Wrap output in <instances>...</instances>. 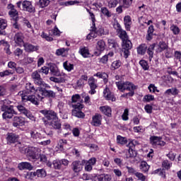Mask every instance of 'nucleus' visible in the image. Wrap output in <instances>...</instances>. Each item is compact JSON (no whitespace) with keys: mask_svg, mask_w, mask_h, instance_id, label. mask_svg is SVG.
<instances>
[{"mask_svg":"<svg viewBox=\"0 0 181 181\" xmlns=\"http://www.w3.org/2000/svg\"><path fill=\"white\" fill-rule=\"evenodd\" d=\"M8 104H11V101L4 100L3 101V105L1 107V111L4 112L2 116L4 119H10L13 117V115H16V114H18L13 109V105Z\"/></svg>","mask_w":181,"mask_h":181,"instance_id":"f257e3e1","label":"nucleus"},{"mask_svg":"<svg viewBox=\"0 0 181 181\" xmlns=\"http://www.w3.org/2000/svg\"><path fill=\"white\" fill-rule=\"evenodd\" d=\"M74 110H72L71 114L74 117H76V118H84L86 115L84 112H81V110L84 108V105L77 103L76 105H72Z\"/></svg>","mask_w":181,"mask_h":181,"instance_id":"f03ea898","label":"nucleus"},{"mask_svg":"<svg viewBox=\"0 0 181 181\" xmlns=\"http://www.w3.org/2000/svg\"><path fill=\"white\" fill-rule=\"evenodd\" d=\"M116 86L118 90H120V91H125V90H131L136 89V86H135L132 83L129 81H118L116 82Z\"/></svg>","mask_w":181,"mask_h":181,"instance_id":"7ed1b4c3","label":"nucleus"},{"mask_svg":"<svg viewBox=\"0 0 181 181\" xmlns=\"http://www.w3.org/2000/svg\"><path fill=\"white\" fill-rule=\"evenodd\" d=\"M42 121L45 127H50L53 129H60V128H62V122H60V119H59V117H57L50 122L46 120L45 118H42Z\"/></svg>","mask_w":181,"mask_h":181,"instance_id":"20e7f679","label":"nucleus"},{"mask_svg":"<svg viewBox=\"0 0 181 181\" xmlns=\"http://www.w3.org/2000/svg\"><path fill=\"white\" fill-rule=\"evenodd\" d=\"M30 134L31 135V138H33V139L35 141V142H38V144H40V145H43L44 146H46V145H50V139L40 141V139H42V134H40V133L35 131H31Z\"/></svg>","mask_w":181,"mask_h":181,"instance_id":"39448f33","label":"nucleus"},{"mask_svg":"<svg viewBox=\"0 0 181 181\" xmlns=\"http://www.w3.org/2000/svg\"><path fill=\"white\" fill-rule=\"evenodd\" d=\"M122 47L124 53V58L128 59V56H129V50L132 49V42L129 39L125 40L124 41H122Z\"/></svg>","mask_w":181,"mask_h":181,"instance_id":"423d86ee","label":"nucleus"},{"mask_svg":"<svg viewBox=\"0 0 181 181\" xmlns=\"http://www.w3.org/2000/svg\"><path fill=\"white\" fill-rule=\"evenodd\" d=\"M40 114L44 115L45 118L47 119V121H53L56 118H58L57 113L52 110H42L40 111Z\"/></svg>","mask_w":181,"mask_h":181,"instance_id":"0eeeda50","label":"nucleus"},{"mask_svg":"<svg viewBox=\"0 0 181 181\" xmlns=\"http://www.w3.org/2000/svg\"><path fill=\"white\" fill-rule=\"evenodd\" d=\"M40 73H42V70H37L31 74V78L36 86H42L43 84V79Z\"/></svg>","mask_w":181,"mask_h":181,"instance_id":"6e6552de","label":"nucleus"},{"mask_svg":"<svg viewBox=\"0 0 181 181\" xmlns=\"http://www.w3.org/2000/svg\"><path fill=\"white\" fill-rule=\"evenodd\" d=\"M27 156L33 160H37L40 158V153L37 148L30 147L27 151Z\"/></svg>","mask_w":181,"mask_h":181,"instance_id":"1a4fd4ad","label":"nucleus"},{"mask_svg":"<svg viewBox=\"0 0 181 181\" xmlns=\"http://www.w3.org/2000/svg\"><path fill=\"white\" fill-rule=\"evenodd\" d=\"M22 92H19V94L21 95L22 100L26 103V101H30L32 104L35 105H39V101L37 98L33 95H28L26 93H21Z\"/></svg>","mask_w":181,"mask_h":181,"instance_id":"9d476101","label":"nucleus"},{"mask_svg":"<svg viewBox=\"0 0 181 181\" xmlns=\"http://www.w3.org/2000/svg\"><path fill=\"white\" fill-rule=\"evenodd\" d=\"M22 10L29 12V13H35V12H36V9L35 6L32 5V2L26 0L23 1Z\"/></svg>","mask_w":181,"mask_h":181,"instance_id":"9b49d317","label":"nucleus"},{"mask_svg":"<svg viewBox=\"0 0 181 181\" xmlns=\"http://www.w3.org/2000/svg\"><path fill=\"white\" fill-rule=\"evenodd\" d=\"M25 90L22 92V94H35L37 92V88L35 87L33 83L28 82L25 86Z\"/></svg>","mask_w":181,"mask_h":181,"instance_id":"f8f14e48","label":"nucleus"},{"mask_svg":"<svg viewBox=\"0 0 181 181\" xmlns=\"http://www.w3.org/2000/svg\"><path fill=\"white\" fill-rule=\"evenodd\" d=\"M17 110L21 112V114H23L27 117V118H29V119H31L33 121L35 119V117L32 115V113H30V111L28 110L25 106L22 105H17Z\"/></svg>","mask_w":181,"mask_h":181,"instance_id":"ddd939ff","label":"nucleus"},{"mask_svg":"<svg viewBox=\"0 0 181 181\" xmlns=\"http://www.w3.org/2000/svg\"><path fill=\"white\" fill-rule=\"evenodd\" d=\"M8 8L10 9L8 11V15L13 19V21H19V13L16 9H15V6L8 4Z\"/></svg>","mask_w":181,"mask_h":181,"instance_id":"4468645a","label":"nucleus"},{"mask_svg":"<svg viewBox=\"0 0 181 181\" xmlns=\"http://www.w3.org/2000/svg\"><path fill=\"white\" fill-rule=\"evenodd\" d=\"M116 30L117 33H119V37L121 38L122 42H124V40H128L129 39V37H128L127 31L122 30V28H121V25H119V23H118L116 24Z\"/></svg>","mask_w":181,"mask_h":181,"instance_id":"2eb2a0df","label":"nucleus"},{"mask_svg":"<svg viewBox=\"0 0 181 181\" xmlns=\"http://www.w3.org/2000/svg\"><path fill=\"white\" fill-rule=\"evenodd\" d=\"M101 121H103V116L96 113L92 117L91 125L93 127H100L101 125Z\"/></svg>","mask_w":181,"mask_h":181,"instance_id":"dca6fc26","label":"nucleus"},{"mask_svg":"<svg viewBox=\"0 0 181 181\" xmlns=\"http://www.w3.org/2000/svg\"><path fill=\"white\" fill-rule=\"evenodd\" d=\"M71 168L75 173H78L83 169V163L79 160H75L71 163Z\"/></svg>","mask_w":181,"mask_h":181,"instance_id":"f3484780","label":"nucleus"},{"mask_svg":"<svg viewBox=\"0 0 181 181\" xmlns=\"http://www.w3.org/2000/svg\"><path fill=\"white\" fill-rule=\"evenodd\" d=\"M42 95L44 97H47V98H56V93L53 90H47L46 88H42L40 90Z\"/></svg>","mask_w":181,"mask_h":181,"instance_id":"a211bd4d","label":"nucleus"},{"mask_svg":"<svg viewBox=\"0 0 181 181\" xmlns=\"http://www.w3.org/2000/svg\"><path fill=\"white\" fill-rule=\"evenodd\" d=\"M127 146L129 148V158H135L136 156V151H135V144H134V142L130 141Z\"/></svg>","mask_w":181,"mask_h":181,"instance_id":"6ab92c4d","label":"nucleus"},{"mask_svg":"<svg viewBox=\"0 0 181 181\" xmlns=\"http://www.w3.org/2000/svg\"><path fill=\"white\" fill-rule=\"evenodd\" d=\"M169 47L168 46V44L165 42V41H160L157 45V48L156 49V52L157 53H162V52L165 50H168V48Z\"/></svg>","mask_w":181,"mask_h":181,"instance_id":"aec40b11","label":"nucleus"},{"mask_svg":"<svg viewBox=\"0 0 181 181\" xmlns=\"http://www.w3.org/2000/svg\"><path fill=\"white\" fill-rule=\"evenodd\" d=\"M25 125V119L21 117L16 116L13 117V127H23Z\"/></svg>","mask_w":181,"mask_h":181,"instance_id":"412c9836","label":"nucleus"},{"mask_svg":"<svg viewBox=\"0 0 181 181\" xmlns=\"http://www.w3.org/2000/svg\"><path fill=\"white\" fill-rule=\"evenodd\" d=\"M18 139H19V136L16 134L8 133L7 134L6 140L8 144H15L16 142H18Z\"/></svg>","mask_w":181,"mask_h":181,"instance_id":"4be33fe9","label":"nucleus"},{"mask_svg":"<svg viewBox=\"0 0 181 181\" xmlns=\"http://www.w3.org/2000/svg\"><path fill=\"white\" fill-rule=\"evenodd\" d=\"M25 52H37L39 50V46L33 45L30 43H24L23 44Z\"/></svg>","mask_w":181,"mask_h":181,"instance_id":"5701e85b","label":"nucleus"},{"mask_svg":"<svg viewBox=\"0 0 181 181\" xmlns=\"http://www.w3.org/2000/svg\"><path fill=\"white\" fill-rule=\"evenodd\" d=\"M18 169L20 170H25V169L32 170V169H33V166L30 163L23 162L18 164Z\"/></svg>","mask_w":181,"mask_h":181,"instance_id":"b1692460","label":"nucleus"},{"mask_svg":"<svg viewBox=\"0 0 181 181\" xmlns=\"http://www.w3.org/2000/svg\"><path fill=\"white\" fill-rule=\"evenodd\" d=\"M49 71L52 76H56L57 77H59V76H60V71H59V68H57V66H56V64L50 65Z\"/></svg>","mask_w":181,"mask_h":181,"instance_id":"393cba45","label":"nucleus"},{"mask_svg":"<svg viewBox=\"0 0 181 181\" xmlns=\"http://www.w3.org/2000/svg\"><path fill=\"white\" fill-rule=\"evenodd\" d=\"M104 97L107 100H111V101H115V98H114V95L111 94L110 92V89L108 88H105V89L103 91Z\"/></svg>","mask_w":181,"mask_h":181,"instance_id":"a878e982","label":"nucleus"},{"mask_svg":"<svg viewBox=\"0 0 181 181\" xmlns=\"http://www.w3.org/2000/svg\"><path fill=\"white\" fill-rule=\"evenodd\" d=\"M100 111L107 117H112L111 107L108 106H103L100 107Z\"/></svg>","mask_w":181,"mask_h":181,"instance_id":"bb28decb","label":"nucleus"},{"mask_svg":"<svg viewBox=\"0 0 181 181\" xmlns=\"http://www.w3.org/2000/svg\"><path fill=\"white\" fill-rule=\"evenodd\" d=\"M15 42L17 45H22L23 43V34L22 33H18L14 37Z\"/></svg>","mask_w":181,"mask_h":181,"instance_id":"cd10ccee","label":"nucleus"},{"mask_svg":"<svg viewBox=\"0 0 181 181\" xmlns=\"http://www.w3.org/2000/svg\"><path fill=\"white\" fill-rule=\"evenodd\" d=\"M155 47H156V44L153 43V44L151 45L148 47V48L147 49V53H148V54L149 56L150 62L153 58V51L155 50Z\"/></svg>","mask_w":181,"mask_h":181,"instance_id":"c85d7f7f","label":"nucleus"},{"mask_svg":"<svg viewBox=\"0 0 181 181\" xmlns=\"http://www.w3.org/2000/svg\"><path fill=\"white\" fill-rule=\"evenodd\" d=\"M155 31V29L153 28V25H150L147 30V35H146V40H152L153 37V32Z\"/></svg>","mask_w":181,"mask_h":181,"instance_id":"c756f323","label":"nucleus"},{"mask_svg":"<svg viewBox=\"0 0 181 181\" xmlns=\"http://www.w3.org/2000/svg\"><path fill=\"white\" fill-rule=\"evenodd\" d=\"M124 22L126 30H131V24L132 23L131 21V17L129 16H126L124 18Z\"/></svg>","mask_w":181,"mask_h":181,"instance_id":"7c9ffc66","label":"nucleus"},{"mask_svg":"<svg viewBox=\"0 0 181 181\" xmlns=\"http://www.w3.org/2000/svg\"><path fill=\"white\" fill-rule=\"evenodd\" d=\"M149 165H148V163L146 161H141L140 164V170L141 172H144V173H146L149 170Z\"/></svg>","mask_w":181,"mask_h":181,"instance_id":"2f4dec72","label":"nucleus"},{"mask_svg":"<svg viewBox=\"0 0 181 181\" xmlns=\"http://www.w3.org/2000/svg\"><path fill=\"white\" fill-rule=\"evenodd\" d=\"M79 53H81L83 57H89L90 56V51L87 47H83L80 49Z\"/></svg>","mask_w":181,"mask_h":181,"instance_id":"473e14b6","label":"nucleus"},{"mask_svg":"<svg viewBox=\"0 0 181 181\" xmlns=\"http://www.w3.org/2000/svg\"><path fill=\"white\" fill-rule=\"evenodd\" d=\"M146 49H148V47L146 44H141L139 47H137V53L139 54H144L146 52Z\"/></svg>","mask_w":181,"mask_h":181,"instance_id":"72a5a7b5","label":"nucleus"},{"mask_svg":"<svg viewBox=\"0 0 181 181\" xmlns=\"http://www.w3.org/2000/svg\"><path fill=\"white\" fill-rule=\"evenodd\" d=\"M108 45L111 49H118L119 47V45H118V42L115 40L109 39L108 40Z\"/></svg>","mask_w":181,"mask_h":181,"instance_id":"f704fd0d","label":"nucleus"},{"mask_svg":"<svg viewBox=\"0 0 181 181\" xmlns=\"http://www.w3.org/2000/svg\"><path fill=\"white\" fill-rule=\"evenodd\" d=\"M97 45L98 50H100V52H104V50H105V42H104V40H99Z\"/></svg>","mask_w":181,"mask_h":181,"instance_id":"c9c22d12","label":"nucleus"},{"mask_svg":"<svg viewBox=\"0 0 181 181\" xmlns=\"http://www.w3.org/2000/svg\"><path fill=\"white\" fill-rule=\"evenodd\" d=\"M35 173H36L37 177H46V176L47 175L46 173V170H45L43 168L37 170L35 171Z\"/></svg>","mask_w":181,"mask_h":181,"instance_id":"e433bc0d","label":"nucleus"},{"mask_svg":"<svg viewBox=\"0 0 181 181\" xmlns=\"http://www.w3.org/2000/svg\"><path fill=\"white\" fill-rule=\"evenodd\" d=\"M160 139H162V137L160 136H152L150 137V142L151 145H158L159 143Z\"/></svg>","mask_w":181,"mask_h":181,"instance_id":"4c0bfd02","label":"nucleus"},{"mask_svg":"<svg viewBox=\"0 0 181 181\" xmlns=\"http://www.w3.org/2000/svg\"><path fill=\"white\" fill-rule=\"evenodd\" d=\"M100 12H102L103 15L104 16H106V18H111L112 16V14L110 13V10L107 7H102L100 8Z\"/></svg>","mask_w":181,"mask_h":181,"instance_id":"58836bf2","label":"nucleus"},{"mask_svg":"<svg viewBox=\"0 0 181 181\" xmlns=\"http://www.w3.org/2000/svg\"><path fill=\"white\" fill-rule=\"evenodd\" d=\"M112 56H114V52H109L108 54L104 55L100 59V63L105 64L108 62V57H112Z\"/></svg>","mask_w":181,"mask_h":181,"instance_id":"ea45409f","label":"nucleus"},{"mask_svg":"<svg viewBox=\"0 0 181 181\" xmlns=\"http://www.w3.org/2000/svg\"><path fill=\"white\" fill-rule=\"evenodd\" d=\"M63 66L65 70H66L67 71H71V70L74 69V65L73 64L69 63V62L67 61L64 62Z\"/></svg>","mask_w":181,"mask_h":181,"instance_id":"a19ab883","label":"nucleus"},{"mask_svg":"<svg viewBox=\"0 0 181 181\" xmlns=\"http://www.w3.org/2000/svg\"><path fill=\"white\" fill-rule=\"evenodd\" d=\"M52 166L54 167V169L60 170V169H62V161L60 160H54L52 162Z\"/></svg>","mask_w":181,"mask_h":181,"instance_id":"79ce46f5","label":"nucleus"},{"mask_svg":"<svg viewBox=\"0 0 181 181\" xmlns=\"http://www.w3.org/2000/svg\"><path fill=\"white\" fill-rule=\"evenodd\" d=\"M121 64H122V63H121V61L119 60L115 61L111 64V69L117 70V69H119V67H121Z\"/></svg>","mask_w":181,"mask_h":181,"instance_id":"37998d69","label":"nucleus"},{"mask_svg":"<svg viewBox=\"0 0 181 181\" xmlns=\"http://www.w3.org/2000/svg\"><path fill=\"white\" fill-rule=\"evenodd\" d=\"M90 18H91V21H92V23L93 25L91 26V32H95V16L94 15L93 13H89Z\"/></svg>","mask_w":181,"mask_h":181,"instance_id":"c03bdc74","label":"nucleus"},{"mask_svg":"<svg viewBox=\"0 0 181 181\" xmlns=\"http://www.w3.org/2000/svg\"><path fill=\"white\" fill-rule=\"evenodd\" d=\"M117 142L120 145H125L126 144L128 143V140H127V139L124 137H122L121 136H117Z\"/></svg>","mask_w":181,"mask_h":181,"instance_id":"a18cd8bd","label":"nucleus"},{"mask_svg":"<svg viewBox=\"0 0 181 181\" xmlns=\"http://www.w3.org/2000/svg\"><path fill=\"white\" fill-rule=\"evenodd\" d=\"M50 4V1L49 0H40L38 5L40 8H46Z\"/></svg>","mask_w":181,"mask_h":181,"instance_id":"49530a36","label":"nucleus"},{"mask_svg":"<svg viewBox=\"0 0 181 181\" xmlns=\"http://www.w3.org/2000/svg\"><path fill=\"white\" fill-rule=\"evenodd\" d=\"M49 80H50L51 81H53L54 83H64V78H62V77L56 78V77H54V76H51V77L49 78Z\"/></svg>","mask_w":181,"mask_h":181,"instance_id":"de8ad7c7","label":"nucleus"},{"mask_svg":"<svg viewBox=\"0 0 181 181\" xmlns=\"http://www.w3.org/2000/svg\"><path fill=\"white\" fill-rule=\"evenodd\" d=\"M6 26H8V21L4 18H0V29L4 30L6 29Z\"/></svg>","mask_w":181,"mask_h":181,"instance_id":"09e8293b","label":"nucleus"},{"mask_svg":"<svg viewBox=\"0 0 181 181\" xmlns=\"http://www.w3.org/2000/svg\"><path fill=\"white\" fill-rule=\"evenodd\" d=\"M123 8L127 9L132 5V0H122Z\"/></svg>","mask_w":181,"mask_h":181,"instance_id":"8fccbe9b","label":"nucleus"},{"mask_svg":"<svg viewBox=\"0 0 181 181\" xmlns=\"http://www.w3.org/2000/svg\"><path fill=\"white\" fill-rule=\"evenodd\" d=\"M139 64L142 67V69H144V70H148L149 69L148 62L144 59L140 60Z\"/></svg>","mask_w":181,"mask_h":181,"instance_id":"3c124183","label":"nucleus"},{"mask_svg":"<svg viewBox=\"0 0 181 181\" xmlns=\"http://www.w3.org/2000/svg\"><path fill=\"white\" fill-rule=\"evenodd\" d=\"M84 163H86L85 170H86V172H91V170H93V165L86 163L85 160H82V165H84Z\"/></svg>","mask_w":181,"mask_h":181,"instance_id":"603ef678","label":"nucleus"},{"mask_svg":"<svg viewBox=\"0 0 181 181\" xmlns=\"http://www.w3.org/2000/svg\"><path fill=\"white\" fill-rule=\"evenodd\" d=\"M170 30L174 33V35H179V33L180 32V30L179 29V27L175 25H172L170 26Z\"/></svg>","mask_w":181,"mask_h":181,"instance_id":"864d4df0","label":"nucleus"},{"mask_svg":"<svg viewBox=\"0 0 181 181\" xmlns=\"http://www.w3.org/2000/svg\"><path fill=\"white\" fill-rule=\"evenodd\" d=\"M136 177H137V178L139 179V180H141V181H147L146 180V176L144 175V174L141 173H136L135 175Z\"/></svg>","mask_w":181,"mask_h":181,"instance_id":"5fc2aeb1","label":"nucleus"},{"mask_svg":"<svg viewBox=\"0 0 181 181\" xmlns=\"http://www.w3.org/2000/svg\"><path fill=\"white\" fill-rule=\"evenodd\" d=\"M36 171L35 172H28L27 173L25 177L27 179H30V180H32V179H33L34 177H36Z\"/></svg>","mask_w":181,"mask_h":181,"instance_id":"6e6d98bb","label":"nucleus"},{"mask_svg":"<svg viewBox=\"0 0 181 181\" xmlns=\"http://www.w3.org/2000/svg\"><path fill=\"white\" fill-rule=\"evenodd\" d=\"M155 100V97L152 95H146L144 98V100L146 101V103H150V101H153Z\"/></svg>","mask_w":181,"mask_h":181,"instance_id":"4d7b16f0","label":"nucleus"},{"mask_svg":"<svg viewBox=\"0 0 181 181\" xmlns=\"http://www.w3.org/2000/svg\"><path fill=\"white\" fill-rule=\"evenodd\" d=\"M90 90L89 91V94H95V88H97V83H93L92 85H89Z\"/></svg>","mask_w":181,"mask_h":181,"instance_id":"13d9d810","label":"nucleus"},{"mask_svg":"<svg viewBox=\"0 0 181 181\" xmlns=\"http://www.w3.org/2000/svg\"><path fill=\"white\" fill-rule=\"evenodd\" d=\"M148 90H149L150 93H155L156 91L157 93H159V90H158V88L156 86H155V85H153V84L149 85Z\"/></svg>","mask_w":181,"mask_h":181,"instance_id":"bf43d9fd","label":"nucleus"},{"mask_svg":"<svg viewBox=\"0 0 181 181\" xmlns=\"http://www.w3.org/2000/svg\"><path fill=\"white\" fill-rule=\"evenodd\" d=\"M129 114V110L128 109H125L124 113L122 115V118L123 121H128V115Z\"/></svg>","mask_w":181,"mask_h":181,"instance_id":"052dcab7","label":"nucleus"},{"mask_svg":"<svg viewBox=\"0 0 181 181\" xmlns=\"http://www.w3.org/2000/svg\"><path fill=\"white\" fill-rule=\"evenodd\" d=\"M162 165L163 166V168H165V169H170V166H172V163H169V160H165L163 163Z\"/></svg>","mask_w":181,"mask_h":181,"instance_id":"680f3d73","label":"nucleus"},{"mask_svg":"<svg viewBox=\"0 0 181 181\" xmlns=\"http://www.w3.org/2000/svg\"><path fill=\"white\" fill-rule=\"evenodd\" d=\"M80 98H81L80 95H78V94L74 95L71 97L72 103H78V102H80Z\"/></svg>","mask_w":181,"mask_h":181,"instance_id":"e2e57ef3","label":"nucleus"},{"mask_svg":"<svg viewBox=\"0 0 181 181\" xmlns=\"http://www.w3.org/2000/svg\"><path fill=\"white\" fill-rule=\"evenodd\" d=\"M108 4H109L110 8H115V6H117V5H118V1L110 0Z\"/></svg>","mask_w":181,"mask_h":181,"instance_id":"0e129e2a","label":"nucleus"},{"mask_svg":"<svg viewBox=\"0 0 181 181\" xmlns=\"http://www.w3.org/2000/svg\"><path fill=\"white\" fill-rule=\"evenodd\" d=\"M166 156L170 159V160H175V159L176 158V154H175V153H173L172 151L169 152V153H168Z\"/></svg>","mask_w":181,"mask_h":181,"instance_id":"69168bd1","label":"nucleus"},{"mask_svg":"<svg viewBox=\"0 0 181 181\" xmlns=\"http://www.w3.org/2000/svg\"><path fill=\"white\" fill-rule=\"evenodd\" d=\"M10 74H13V72L9 71V70H6L3 72H0V77H5L6 76H9Z\"/></svg>","mask_w":181,"mask_h":181,"instance_id":"338daca9","label":"nucleus"},{"mask_svg":"<svg viewBox=\"0 0 181 181\" xmlns=\"http://www.w3.org/2000/svg\"><path fill=\"white\" fill-rule=\"evenodd\" d=\"M83 180H91L93 179V175L87 173H84L82 176Z\"/></svg>","mask_w":181,"mask_h":181,"instance_id":"774afa93","label":"nucleus"}]
</instances>
